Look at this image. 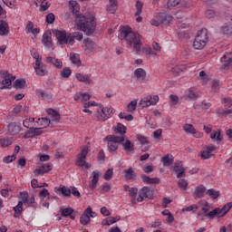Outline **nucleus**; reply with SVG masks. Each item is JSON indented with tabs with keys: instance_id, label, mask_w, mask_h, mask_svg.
<instances>
[{
	"instance_id": "nucleus-44",
	"label": "nucleus",
	"mask_w": 232,
	"mask_h": 232,
	"mask_svg": "<svg viewBox=\"0 0 232 232\" xmlns=\"http://www.w3.org/2000/svg\"><path fill=\"white\" fill-rule=\"evenodd\" d=\"M70 59L72 64H77L78 66L81 64V58L78 53H71Z\"/></svg>"
},
{
	"instance_id": "nucleus-13",
	"label": "nucleus",
	"mask_w": 232,
	"mask_h": 232,
	"mask_svg": "<svg viewBox=\"0 0 232 232\" xmlns=\"http://www.w3.org/2000/svg\"><path fill=\"white\" fill-rule=\"evenodd\" d=\"M92 99V96L88 92H77L74 95V101H81V102H83V108L88 109L90 108V101Z\"/></svg>"
},
{
	"instance_id": "nucleus-21",
	"label": "nucleus",
	"mask_w": 232,
	"mask_h": 232,
	"mask_svg": "<svg viewBox=\"0 0 232 232\" xmlns=\"http://www.w3.org/2000/svg\"><path fill=\"white\" fill-rule=\"evenodd\" d=\"M21 131V126L15 122H12L7 126V132L9 135H17Z\"/></svg>"
},
{
	"instance_id": "nucleus-57",
	"label": "nucleus",
	"mask_w": 232,
	"mask_h": 232,
	"mask_svg": "<svg viewBox=\"0 0 232 232\" xmlns=\"http://www.w3.org/2000/svg\"><path fill=\"white\" fill-rule=\"evenodd\" d=\"M137 110V101H131L127 106V111L131 112Z\"/></svg>"
},
{
	"instance_id": "nucleus-1",
	"label": "nucleus",
	"mask_w": 232,
	"mask_h": 232,
	"mask_svg": "<svg viewBox=\"0 0 232 232\" xmlns=\"http://www.w3.org/2000/svg\"><path fill=\"white\" fill-rule=\"evenodd\" d=\"M69 8L73 15H76L77 26L84 32L86 35H92V34L95 32V28H97L95 16L91 14H79V10H81V5H79V2L75 0H71L69 2Z\"/></svg>"
},
{
	"instance_id": "nucleus-47",
	"label": "nucleus",
	"mask_w": 232,
	"mask_h": 232,
	"mask_svg": "<svg viewBox=\"0 0 232 232\" xmlns=\"http://www.w3.org/2000/svg\"><path fill=\"white\" fill-rule=\"evenodd\" d=\"M140 106H141V108H150V106L153 105L151 103L150 98L147 97L140 100Z\"/></svg>"
},
{
	"instance_id": "nucleus-27",
	"label": "nucleus",
	"mask_w": 232,
	"mask_h": 232,
	"mask_svg": "<svg viewBox=\"0 0 232 232\" xmlns=\"http://www.w3.org/2000/svg\"><path fill=\"white\" fill-rule=\"evenodd\" d=\"M24 128L32 130V128H37L35 118H27L24 121Z\"/></svg>"
},
{
	"instance_id": "nucleus-28",
	"label": "nucleus",
	"mask_w": 232,
	"mask_h": 232,
	"mask_svg": "<svg viewBox=\"0 0 232 232\" xmlns=\"http://www.w3.org/2000/svg\"><path fill=\"white\" fill-rule=\"evenodd\" d=\"M204 217H207V218H209V220H213L215 217H218V218H222L220 208H217L214 210L208 212V214H205Z\"/></svg>"
},
{
	"instance_id": "nucleus-49",
	"label": "nucleus",
	"mask_w": 232,
	"mask_h": 232,
	"mask_svg": "<svg viewBox=\"0 0 232 232\" xmlns=\"http://www.w3.org/2000/svg\"><path fill=\"white\" fill-rule=\"evenodd\" d=\"M122 144L123 150H125V151H133L135 150L133 144H131V141L130 140H126V141Z\"/></svg>"
},
{
	"instance_id": "nucleus-33",
	"label": "nucleus",
	"mask_w": 232,
	"mask_h": 232,
	"mask_svg": "<svg viewBox=\"0 0 232 232\" xmlns=\"http://www.w3.org/2000/svg\"><path fill=\"white\" fill-rule=\"evenodd\" d=\"M76 79L79 82H84L85 84H91L92 80L88 74L84 75L82 73H76Z\"/></svg>"
},
{
	"instance_id": "nucleus-42",
	"label": "nucleus",
	"mask_w": 232,
	"mask_h": 232,
	"mask_svg": "<svg viewBox=\"0 0 232 232\" xmlns=\"http://www.w3.org/2000/svg\"><path fill=\"white\" fill-rule=\"evenodd\" d=\"M72 75V69L70 67H65L60 72V77L62 79H68Z\"/></svg>"
},
{
	"instance_id": "nucleus-32",
	"label": "nucleus",
	"mask_w": 232,
	"mask_h": 232,
	"mask_svg": "<svg viewBox=\"0 0 232 232\" xmlns=\"http://www.w3.org/2000/svg\"><path fill=\"white\" fill-rule=\"evenodd\" d=\"M137 193H139V188H130V189H129V197L132 204H137L138 202Z\"/></svg>"
},
{
	"instance_id": "nucleus-2",
	"label": "nucleus",
	"mask_w": 232,
	"mask_h": 232,
	"mask_svg": "<svg viewBox=\"0 0 232 232\" xmlns=\"http://www.w3.org/2000/svg\"><path fill=\"white\" fill-rule=\"evenodd\" d=\"M119 38L125 41L128 46H133L135 52H140L142 48V36L134 33L131 27L124 26L121 29Z\"/></svg>"
},
{
	"instance_id": "nucleus-61",
	"label": "nucleus",
	"mask_w": 232,
	"mask_h": 232,
	"mask_svg": "<svg viewBox=\"0 0 232 232\" xmlns=\"http://www.w3.org/2000/svg\"><path fill=\"white\" fill-rule=\"evenodd\" d=\"M60 191H61L62 194L64 195V197H70L72 195V189H70L67 187H62L60 188Z\"/></svg>"
},
{
	"instance_id": "nucleus-62",
	"label": "nucleus",
	"mask_w": 232,
	"mask_h": 232,
	"mask_svg": "<svg viewBox=\"0 0 232 232\" xmlns=\"http://www.w3.org/2000/svg\"><path fill=\"white\" fill-rule=\"evenodd\" d=\"M45 21H46V23H48V24H53L55 21V14H53V13L48 14L46 15Z\"/></svg>"
},
{
	"instance_id": "nucleus-11",
	"label": "nucleus",
	"mask_w": 232,
	"mask_h": 232,
	"mask_svg": "<svg viewBox=\"0 0 232 232\" xmlns=\"http://www.w3.org/2000/svg\"><path fill=\"white\" fill-rule=\"evenodd\" d=\"M34 58H35V63H34V68L36 75H39L40 77H44V75H46L47 73V71H46V65L43 63V57L34 56Z\"/></svg>"
},
{
	"instance_id": "nucleus-59",
	"label": "nucleus",
	"mask_w": 232,
	"mask_h": 232,
	"mask_svg": "<svg viewBox=\"0 0 232 232\" xmlns=\"http://www.w3.org/2000/svg\"><path fill=\"white\" fill-rule=\"evenodd\" d=\"M25 84H26V81L21 80V79H17L14 82V88H24Z\"/></svg>"
},
{
	"instance_id": "nucleus-25",
	"label": "nucleus",
	"mask_w": 232,
	"mask_h": 232,
	"mask_svg": "<svg viewBox=\"0 0 232 232\" xmlns=\"http://www.w3.org/2000/svg\"><path fill=\"white\" fill-rule=\"evenodd\" d=\"M174 171L177 173V179H182V177H186V169H184L180 163H175Z\"/></svg>"
},
{
	"instance_id": "nucleus-26",
	"label": "nucleus",
	"mask_w": 232,
	"mask_h": 232,
	"mask_svg": "<svg viewBox=\"0 0 232 232\" xmlns=\"http://www.w3.org/2000/svg\"><path fill=\"white\" fill-rule=\"evenodd\" d=\"M50 122H52V121L48 118H39L36 120V128L40 127L42 130L43 128H48Z\"/></svg>"
},
{
	"instance_id": "nucleus-14",
	"label": "nucleus",
	"mask_w": 232,
	"mask_h": 232,
	"mask_svg": "<svg viewBox=\"0 0 232 232\" xmlns=\"http://www.w3.org/2000/svg\"><path fill=\"white\" fill-rule=\"evenodd\" d=\"M101 177V173L99 170H94L91 174V181H89V188L92 191H94L99 186V179Z\"/></svg>"
},
{
	"instance_id": "nucleus-20",
	"label": "nucleus",
	"mask_w": 232,
	"mask_h": 232,
	"mask_svg": "<svg viewBox=\"0 0 232 232\" xmlns=\"http://www.w3.org/2000/svg\"><path fill=\"white\" fill-rule=\"evenodd\" d=\"M42 44H44V46L46 48H52V33L45 32L43 34Z\"/></svg>"
},
{
	"instance_id": "nucleus-37",
	"label": "nucleus",
	"mask_w": 232,
	"mask_h": 232,
	"mask_svg": "<svg viewBox=\"0 0 232 232\" xmlns=\"http://www.w3.org/2000/svg\"><path fill=\"white\" fill-rule=\"evenodd\" d=\"M36 95L41 97V99H44L45 101H52V94L47 93L43 89L36 90Z\"/></svg>"
},
{
	"instance_id": "nucleus-23",
	"label": "nucleus",
	"mask_w": 232,
	"mask_h": 232,
	"mask_svg": "<svg viewBox=\"0 0 232 232\" xmlns=\"http://www.w3.org/2000/svg\"><path fill=\"white\" fill-rule=\"evenodd\" d=\"M42 129L39 127H33L31 129H29V130L26 133V136L29 137V139H34V137H39V135H41V133H43V130H41Z\"/></svg>"
},
{
	"instance_id": "nucleus-54",
	"label": "nucleus",
	"mask_w": 232,
	"mask_h": 232,
	"mask_svg": "<svg viewBox=\"0 0 232 232\" xmlns=\"http://www.w3.org/2000/svg\"><path fill=\"white\" fill-rule=\"evenodd\" d=\"M125 178H127L128 180L135 179V171L133 170V169L130 168L127 170H125Z\"/></svg>"
},
{
	"instance_id": "nucleus-4",
	"label": "nucleus",
	"mask_w": 232,
	"mask_h": 232,
	"mask_svg": "<svg viewBox=\"0 0 232 232\" xmlns=\"http://www.w3.org/2000/svg\"><path fill=\"white\" fill-rule=\"evenodd\" d=\"M208 29L199 30L194 39L193 47L195 50H204L206 44H208Z\"/></svg>"
},
{
	"instance_id": "nucleus-60",
	"label": "nucleus",
	"mask_w": 232,
	"mask_h": 232,
	"mask_svg": "<svg viewBox=\"0 0 232 232\" xmlns=\"http://www.w3.org/2000/svg\"><path fill=\"white\" fill-rule=\"evenodd\" d=\"M198 206H197V205H191V206L182 208L183 213L186 211H188V212L193 211V213H195V211H198Z\"/></svg>"
},
{
	"instance_id": "nucleus-6",
	"label": "nucleus",
	"mask_w": 232,
	"mask_h": 232,
	"mask_svg": "<svg viewBox=\"0 0 232 232\" xmlns=\"http://www.w3.org/2000/svg\"><path fill=\"white\" fill-rule=\"evenodd\" d=\"M173 21V16L168 13H157L154 18L150 20L152 26H160V24H169Z\"/></svg>"
},
{
	"instance_id": "nucleus-29",
	"label": "nucleus",
	"mask_w": 232,
	"mask_h": 232,
	"mask_svg": "<svg viewBox=\"0 0 232 232\" xmlns=\"http://www.w3.org/2000/svg\"><path fill=\"white\" fill-rule=\"evenodd\" d=\"M141 179L144 184H160V179L159 178H150L146 175H141Z\"/></svg>"
},
{
	"instance_id": "nucleus-12",
	"label": "nucleus",
	"mask_w": 232,
	"mask_h": 232,
	"mask_svg": "<svg viewBox=\"0 0 232 232\" xmlns=\"http://www.w3.org/2000/svg\"><path fill=\"white\" fill-rule=\"evenodd\" d=\"M144 198H153V188L145 186L138 192V202H142Z\"/></svg>"
},
{
	"instance_id": "nucleus-17",
	"label": "nucleus",
	"mask_w": 232,
	"mask_h": 232,
	"mask_svg": "<svg viewBox=\"0 0 232 232\" xmlns=\"http://www.w3.org/2000/svg\"><path fill=\"white\" fill-rule=\"evenodd\" d=\"M183 130L186 133H188V135H192L193 137H197V139L202 137V134L197 132V130L192 124H185Z\"/></svg>"
},
{
	"instance_id": "nucleus-7",
	"label": "nucleus",
	"mask_w": 232,
	"mask_h": 232,
	"mask_svg": "<svg viewBox=\"0 0 232 232\" xmlns=\"http://www.w3.org/2000/svg\"><path fill=\"white\" fill-rule=\"evenodd\" d=\"M54 35L56 39L58 40V43L60 44H73V41H75V36L72 34L66 33V31H54Z\"/></svg>"
},
{
	"instance_id": "nucleus-18",
	"label": "nucleus",
	"mask_w": 232,
	"mask_h": 232,
	"mask_svg": "<svg viewBox=\"0 0 232 232\" xmlns=\"http://www.w3.org/2000/svg\"><path fill=\"white\" fill-rule=\"evenodd\" d=\"M52 164L51 163H47V164H44L42 165L39 169H36L34 173V175H44V173H48L50 171H52Z\"/></svg>"
},
{
	"instance_id": "nucleus-51",
	"label": "nucleus",
	"mask_w": 232,
	"mask_h": 232,
	"mask_svg": "<svg viewBox=\"0 0 232 232\" xmlns=\"http://www.w3.org/2000/svg\"><path fill=\"white\" fill-rule=\"evenodd\" d=\"M90 222H92V218L89 216H84V214L81 216L80 224H82V226H88Z\"/></svg>"
},
{
	"instance_id": "nucleus-45",
	"label": "nucleus",
	"mask_w": 232,
	"mask_h": 232,
	"mask_svg": "<svg viewBox=\"0 0 232 232\" xmlns=\"http://www.w3.org/2000/svg\"><path fill=\"white\" fill-rule=\"evenodd\" d=\"M207 195H208V197H210V198L215 200V199L218 198V197H220V192L215 190V188H210L207 191Z\"/></svg>"
},
{
	"instance_id": "nucleus-43",
	"label": "nucleus",
	"mask_w": 232,
	"mask_h": 232,
	"mask_svg": "<svg viewBox=\"0 0 232 232\" xmlns=\"http://www.w3.org/2000/svg\"><path fill=\"white\" fill-rule=\"evenodd\" d=\"M232 208V203H227L222 208H219V213H221V218L226 217L227 213H229V210Z\"/></svg>"
},
{
	"instance_id": "nucleus-31",
	"label": "nucleus",
	"mask_w": 232,
	"mask_h": 232,
	"mask_svg": "<svg viewBox=\"0 0 232 232\" xmlns=\"http://www.w3.org/2000/svg\"><path fill=\"white\" fill-rule=\"evenodd\" d=\"M46 63H48V64H53L56 68H63V62L57 58L49 56L46 58Z\"/></svg>"
},
{
	"instance_id": "nucleus-39",
	"label": "nucleus",
	"mask_w": 232,
	"mask_h": 232,
	"mask_svg": "<svg viewBox=\"0 0 232 232\" xmlns=\"http://www.w3.org/2000/svg\"><path fill=\"white\" fill-rule=\"evenodd\" d=\"M186 99L188 101H197L198 99V93L195 92L193 90L189 89L186 93H185Z\"/></svg>"
},
{
	"instance_id": "nucleus-48",
	"label": "nucleus",
	"mask_w": 232,
	"mask_h": 232,
	"mask_svg": "<svg viewBox=\"0 0 232 232\" xmlns=\"http://www.w3.org/2000/svg\"><path fill=\"white\" fill-rule=\"evenodd\" d=\"M173 156H169V155H167V156H164L162 159H161V161L163 162V166H171V164H173Z\"/></svg>"
},
{
	"instance_id": "nucleus-55",
	"label": "nucleus",
	"mask_w": 232,
	"mask_h": 232,
	"mask_svg": "<svg viewBox=\"0 0 232 232\" xmlns=\"http://www.w3.org/2000/svg\"><path fill=\"white\" fill-rule=\"evenodd\" d=\"M144 7V4L140 1L136 2V13L135 15H140L142 14V8Z\"/></svg>"
},
{
	"instance_id": "nucleus-38",
	"label": "nucleus",
	"mask_w": 232,
	"mask_h": 232,
	"mask_svg": "<svg viewBox=\"0 0 232 232\" xmlns=\"http://www.w3.org/2000/svg\"><path fill=\"white\" fill-rule=\"evenodd\" d=\"M206 187L204 185L198 186L195 189V195L198 198H202L204 193H206Z\"/></svg>"
},
{
	"instance_id": "nucleus-46",
	"label": "nucleus",
	"mask_w": 232,
	"mask_h": 232,
	"mask_svg": "<svg viewBox=\"0 0 232 232\" xmlns=\"http://www.w3.org/2000/svg\"><path fill=\"white\" fill-rule=\"evenodd\" d=\"M199 81H200L202 86H206V84H208V82H209V79L208 78V74H206V72L204 71H201L199 72Z\"/></svg>"
},
{
	"instance_id": "nucleus-24",
	"label": "nucleus",
	"mask_w": 232,
	"mask_h": 232,
	"mask_svg": "<svg viewBox=\"0 0 232 232\" xmlns=\"http://www.w3.org/2000/svg\"><path fill=\"white\" fill-rule=\"evenodd\" d=\"M10 34V25L5 20H0V35Z\"/></svg>"
},
{
	"instance_id": "nucleus-15",
	"label": "nucleus",
	"mask_w": 232,
	"mask_h": 232,
	"mask_svg": "<svg viewBox=\"0 0 232 232\" xmlns=\"http://www.w3.org/2000/svg\"><path fill=\"white\" fill-rule=\"evenodd\" d=\"M216 148L215 146H207L202 151H201V159L203 160H208V159H211L213 157V151H215Z\"/></svg>"
},
{
	"instance_id": "nucleus-19",
	"label": "nucleus",
	"mask_w": 232,
	"mask_h": 232,
	"mask_svg": "<svg viewBox=\"0 0 232 232\" xmlns=\"http://www.w3.org/2000/svg\"><path fill=\"white\" fill-rule=\"evenodd\" d=\"M221 63H223L224 70H227L228 68H232V56H229V53H225L221 57Z\"/></svg>"
},
{
	"instance_id": "nucleus-56",
	"label": "nucleus",
	"mask_w": 232,
	"mask_h": 232,
	"mask_svg": "<svg viewBox=\"0 0 232 232\" xmlns=\"http://www.w3.org/2000/svg\"><path fill=\"white\" fill-rule=\"evenodd\" d=\"M83 215L85 217H90V218H95V212H93V210L92 209V207H88L84 212Z\"/></svg>"
},
{
	"instance_id": "nucleus-30",
	"label": "nucleus",
	"mask_w": 232,
	"mask_h": 232,
	"mask_svg": "<svg viewBox=\"0 0 232 232\" xmlns=\"http://www.w3.org/2000/svg\"><path fill=\"white\" fill-rule=\"evenodd\" d=\"M47 113L48 115H50L51 121L53 122H59V121L61 120V115L53 109H48Z\"/></svg>"
},
{
	"instance_id": "nucleus-10",
	"label": "nucleus",
	"mask_w": 232,
	"mask_h": 232,
	"mask_svg": "<svg viewBox=\"0 0 232 232\" xmlns=\"http://www.w3.org/2000/svg\"><path fill=\"white\" fill-rule=\"evenodd\" d=\"M112 113H113V109L110 107H104L100 104L96 112V117L98 121H108V119L111 117Z\"/></svg>"
},
{
	"instance_id": "nucleus-52",
	"label": "nucleus",
	"mask_w": 232,
	"mask_h": 232,
	"mask_svg": "<svg viewBox=\"0 0 232 232\" xmlns=\"http://www.w3.org/2000/svg\"><path fill=\"white\" fill-rule=\"evenodd\" d=\"M180 1L182 0H169L167 3V8H169V10L175 8V6H178V5H180Z\"/></svg>"
},
{
	"instance_id": "nucleus-64",
	"label": "nucleus",
	"mask_w": 232,
	"mask_h": 232,
	"mask_svg": "<svg viewBox=\"0 0 232 232\" xmlns=\"http://www.w3.org/2000/svg\"><path fill=\"white\" fill-rule=\"evenodd\" d=\"M16 159L15 154H13L11 156H6L4 158V162H5V164H10V162H14V160Z\"/></svg>"
},
{
	"instance_id": "nucleus-63",
	"label": "nucleus",
	"mask_w": 232,
	"mask_h": 232,
	"mask_svg": "<svg viewBox=\"0 0 232 232\" xmlns=\"http://www.w3.org/2000/svg\"><path fill=\"white\" fill-rule=\"evenodd\" d=\"M179 188H180L181 189H186L188 188V180L182 179H179L178 182Z\"/></svg>"
},
{
	"instance_id": "nucleus-41",
	"label": "nucleus",
	"mask_w": 232,
	"mask_h": 232,
	"mask_svg": "<svg viewBox=\"0 0 232 232\" xmlns=\"http://www.w3.org/2000/svg\"><path fill=\"white\" fill-rule=\"evenodd\" d=\"M115 133H120L121 137H124L126 135V126L122 123H118L114 128Z\"/></svg>"
},
{
	"instance_id": "nucleus-36",
	"label": "nucleus",
	"mask_w": 232,
	"mask_h": 232,
	"mask_svg": "<svg viewBox=\"0 0 232 232\" xmlns=\"http://www.w3.org/2000/svg\"><path fill=\"white\" fill-rule=\"evenodd\" d=\"M14 144V138H0V147L8 148Z\"/></svg>"
},
{
	"instance_id": "nucleus-8",
	"label": "nucleus",
	"mask_w": 232,
	"mask_h": 232,
	"mask_svg": "<svg viewBox=\"0 0 232 232\" xmlns=\"http://www.w3.org/2000/svg\"><path fill=\"white\" fill-rule=\"evenodd\" d=\"M90 153V146L85 145L82 148L81 152L78 154V160L76 161V166L80 168H85V169H90V164L86 162V157Z\"/></svg>"
},
{
	"instance_id": "nucleus-58",
	"label": "nucleus",
	"mask_w": 232,
	"mask_h": 232,
	"mask_svg": "<svg viewBox=\"0 0 232 232\" xmlns=\"http://www.w3.org/2000/svg\"><path fill=\"white\" fill-rule=\"evenodd\" d=\"M103 179L104 180H111L113 179V169H107L103 175Z\"/></svg>"
},
{
	"instance_id": "nucleus-50",
	"label": "nucleus",
	"mask_w": 232,
	"mask_h": 232,
	"mask_svg": "<svg viewBox=\"0 0 232 232\" xmlns=\"http://www.w3.org/2000/svg\"><path fill=\"white\" fill-rule=\"evenodd\" d=\"M117 2H112L107 6V12L109 14H115V12H117Z\"/></svg>"
},
{
	"instance_id": "nucleus-34",
	"label": "nucleus",
	"mask_w": 232,
	"mask_h": 232,
	"mask_svg": "<svg viewBox=\"0 0 232 232\" xmlns=\"http://www.w3.org/2000/svg\"><path fill=\"white\" fill-rule=\"evenodd\" d=\"M221 32L224 34V35H232V22L225 24L221 27Z\"/></svg>"
},
{
	"instance_id": "nucleus-40",
	"label": "nucleus",
	"mask_w": 232,
	"mask_h": 232,
	"mask_svg": "<svg viewBox=\"0 0 232 232\" xmlns=\"http://www.w3.org/2000/svg\"><path fill=\"white\" fill-rule=\"evenodd\" d=\"M98 191L102 193V195H104V193H109V191H111V185H110L108 182H104L98 188Z\"/></svg>"
},
{
	"instance_id": "nucleus-3",
	"label": "nucleus",
	"mask_w": 232,
	"mask_h": 232,
	"mask_svg": "<svg viewBox=\"0 0 232 232\" xmlns=\"http://www.w3.org/2000/svg\"><path fill=\"white\" fill-rule=\"evenodd\" d=\"M20 200L21 201L18 202L17 206L14 208L15 218L19 217L21 213H23V204L29 208H34V206H35V196L30 197L26 191L20 192Z\"/></svg>"
},
{
	"instance_id": "nucleus-9",
	"label": "nucleus",
	"mask_w": 232,
	"mask_h": 232,
	"mask_svg": "<svg viewBox=\"0 0 232 232\" xmlns=\"http://www.w3.org/2000/svg\"><path fill=\"white\" fill-rule=\"evenodd\" d=\"M0 74L1 79H3L0 82V90H8L12 88V82L15 81V77L10 74L7 71H1Z\"/></svg>"
},
{
	"instance_id": "nucleus-16",
	"label": "nucleus",
	"mask_w": 232,
	"mask_h": 232,
	"mask_svg": "<svg viewBox=\"0 0 232 232\" xmlns=\"http://www.w3.org/2000/svg\"><path fill=\"white\" fill-rule=\"evenodd\" d=\"M83 47L87 53H92L97 48V44L92 39L87 38L83 40Z\"/></svg>"
},
{
	"instance_id": "nucleus-5",
	"label": "nucleus",
	"mask_w": 232,
	"mask_h": 232,
	"mask_svg": "<svg viewBox=\"0 0 232 232\" xmlns=\"http://www.w3.org/2000/svg\"><path fill=\"white\" fill-rule=\"evenodd\" d=\"M104 140H107L108 150L115 153L119 150V144L124 142V136L108 135Z\"/></svg>"
},
{
	"instance_id": "nucleus-53",
	"label": "nucleus",
	"mask_w": 232,
	"mask_h": 232,
	"mask_svg": "<svg viewBox=\"0 0 232 232\" xmlns=\"http://www.w3.org/2000/svg\"><path fill=\"white\" fill-rule=\"evenodd\" d=\"M72 213L73 208H61L62 217H70Z\"/></svg>"
},
{
	"instance_id": "nucleus-35",
	"label": "nucleus",
	"mask_w": 232,
	"mask_h": 232,
	"mask_svg": "<svg viewBox=\"0 0 232 232\" xmlns=\"http://www.w3.org/2000/svg\"><path fill=\"white\" fill-rule=\"evenodd\" d=\"M210 139L213 142L217 144H220L222 142V139L220 138V130H217L210 134Z\"/></svg>"
},
{
	"instance_id": "nucleus-22",
	"label": "nucleus",
	"mask_w": 232,
	"mask_h": 232,
	"mask_svg": "<svg viewBox=\"0 0 232 232\" xmlns=\"http://www.w3.org/2000/svg\"><path fill=\"white\" fill-rule=\"evenodd\" d=\"M134 75L139 82H144V81H146V71L142 68L136 69L134 71Z\"/></svg>"
}]
</instances>
